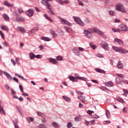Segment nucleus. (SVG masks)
<instances>
[{
	"instance_id": "bf43d9fd",
	"label": "nucleus",
	"mask_w": 128,
	"mask_h": 128,
	"mask_svg": "<svg viewBox=\"0 0 128 128\" xmlns=\"http://www.w3.org/2000/svg\"><path fill=\"white\" fill-rule=\"evenodd\" d=\"M19 88H20L21 92H24V90L22 89V86L19 85Z\"/></svg>"
},
{
	"instance_id": "c03bdc74",
	"label": "nucleus",
	"mask_w": 128,
	"mask_h": 128,
	"mask_svg": "<svg viewBox=\"0 0 128 128\" xmlns=\"http://www.w3.org/2000/svg\"><path fill=\"white\" fill-rule=\"evenodd\" d=\"M56 60L58 61L62 60V56H56Z\"/></svg>"
},
{
	"instance_id": "4be33fe9",
	"label": "nucleus",
	"mask_w": 128,
	"mask_h": 128,
	"mask_svg": "<svg viewBox=\"0 0 128 128\" xmlns=\"http://www.w3.org/2000/svg\"><path fill=\"white\" fill-rule=\"evenodd\" d=\"M4 6H8V8H12L13 6L12 4H10L8 3V1L5 0L4 2Z\"/></svg>"
},
{
	"instance_id": "f704fd0d",
	"label": "nucleus",
	"mask_w": 128,
	"mask_h": 128,
	"mask_svg": "<svg viewBox=\"0 0 128 128\" xmlns=\"http://www.w3.org/2000/svg\"><path fill=\"white\" fill-rule=\"evenodd\" d=\"M18 30H20V32L22 34H24V32H26V30H24V28H22V27H18Z\"/></svg>"
},
{
	"instance_id": "aec40b11",
	"label": "nucleus",
	"mask_w": 128,
	"mask_h": 128,
	"mask_svg": "<svg viewBox=\"0 0 128 128\" xmlns=\"http://www.w3.org/2000/svg\"><path fill=\"white\" fill-rule=\"evenodd\" d=\"M43 16H44V18H46V20H49V22H54V20H52V18L48 17V14H44Z\"/></svg>"
},
{
	"instance_id": "e2e57ef3",
	"label": "nucleus",
	"mask_w": 128,
	"mask_h": 128,
	"mask_svg": "<svg viewBox=\"0 0 128 128\" xmlns=\"http://www.w3.org/2000/svg\"><path fill=\"white\" fill-rule=\"evenodd\" d=\"M0 35L1 36L2 38H4V34H2V32L0 30Z\"/></svg>"
},
{
	"instance_id": "ea45409f",
	"label": "nucleus",
	"mask_w": 128,
	"mask_h": 128,
	"mask_svg": "<svg viewBox=\"0 0 128 128\" xmlns=\"http://www.w3.org/2000/svg\"><path fill=\"white\" fill-rule=\"evenodd\" d=\"M47 12L48 13L50 16H52V14H54L52 12V8L51 9H49V10H47Z\"/></svg>"
},
{
	"instance_id": "c85d7f7f",
	"label": "nucleus",
	"mask_w": 128,
	"mask_h": 128,
	"mask_svg": "<svg viewBox=\"0 0 128 128\" xmlns=\"http://www.w3.org/2000/svg\"><path fill=\"white\" fill-rule=\"evenodd\" d=\"M106 115L107 118H110V112L108 110H106Z\"/></svg>"
},
{
	"instance_id": "f03ea898",
	"label": "nucleus",
	"mask_w": 128,
	"mask_h": 128,
	"mask_svg": "<svg viewBox=\"0 0 128 128\" xmlns=\"http://www.w3.org/2000/svg\"><path fill=\"white\" fill-rule=\"evenodd\" d=\"M68 78L70 80L74 82H78V80H84V82H86V80H88L87 78H86L85 77H80V76L74 77L72 76H70Z\"/></svg>"
},
{
	"instance_id": "9d476101",
	"label": "nucleus",
	"mask_w": 128,
	"mask_h": 128,
	"mask_svg": "<svg viewBox=\"0 0 128 128\" xmlns=\"http://www.w3.org/2000/svg\"><path fill=\"white\" fill-rule=\"evenodd\" d=\"M114 42H115V44H120V46H122V44H124V41L118 38H115L114 39Z\"/></svg>"
},
{
	"instance_id": "37998d69",
	"label": "nucleus",
	"mask_w": 128,
	"mask_h": 128,
	"mask_svg": "<svg viewBox=\"0 0 128 128\" xmlns=\"http://www.w3.org/2000/svg\"><path fill=\"white\" fill-rule=\"evenodd\" d=\"M67 128H72V124L70 122H68L67 124Z\"/></svg>"
},
{
	"instance_id": "0eeeda50",
	"label": "nucleus",
	"mask_w": 128,
	"mask_h": 128,
	"mask_svg": "<svg viewBox=\"0 0 128 128\" xmlns=\"http://www.w3.org/2000/svg\"><path fill=\"white\" fill-rule=\"evenodd\" d=\"M100 46L105 50H108V44L105 41H102L100 44Z\"/></svg>"
},
{
	"instance_id": "6e6552de",
	"label": "nucleus",
	"mask_w": 128,
	"mask_h": 128,
	"mask_svg": "<svg viewBox=\"0 0 128 128\" xmlns=\"http://www.w3.org/2000/svg\"><path fill=\"white\" fill-rule=\"evenodd\" d=\"M112 49L114 50H115V52H120V53L124 52V49L122 48L113 46Z\"/></svg>"
},
{
	"instance_id": "cd10ccee",
	"label": "nucleus",
	"mask_w": 128,
	"mask_h": 128,
	"mask_svg": "<svg viewBox=\"0 0 128 128\" xmlns=\"http://www.w3.org/2000/svg\"><path fill=\"white\" fill-rule=\"evenodd\" d=\"M82 120V116H77L74 118V120L75 122H80V120Z\"/></svg>"
},
{
	"instance_id": "7c9ffc66",
	"label": "nucleus",
	"mask_w": 128,
	"mask_h": 128,
	"mask_svg": "<svg viewBox=\"0 0 128 128\" xmlns=\"http://www.w3.org/2000/svg\"><path fill=\"white\" fill-rule=\"evenodd\" d=\"M0 28L4 30H5L6 32H8V28L6 26H1Z\"/></svg>"
},
{
	"instance_id": "2f4dec72",
	"label": "nucleus",
	"mask_w": 128,
	"mask_h": 128,
	"mask_svg": "<svg viewBox=\"0 0 128 128\" xmlns=\"http://www.w3.org/2000/svg\"><path fill=\"white\" fill-rule=\"evenodd\" d=\"M16 21L24 22V18L22 17H18L16 18Z\"/></svg>"
},
{
	"instance_id": "a878e982",
	"label": "nucleus",
	"mask_w": 128,
	"mask_h": 128,
	"mask_svg": "<svg viewBox=\"0 0 128 128\" xmlns=\"http://www.w3.org/2000/svg\"><path fill=\"white\" fill-rule=\"evenodd\" d=\"M96 72H99L100 74H106V71L100 70V68H96L95 69Z\"/></svg>"
},
{
	"instance_id": "6ab92c4d",
	"label": "nucleus",
	"mask_w": 128,
	"mask_h": 128,
	"mask_svg": "<svg viewBox=\"0 0 128 128\" xmlns=\"http://www.w3.org/2000/svg\"><path fill=\"white\" fill-rule=\"evenodd\" d=\"M2 16L6 22H8V20H10V17H8V14H2Z\"/></svg>"
},
{
	"instance_id": "4c0bfd02",
	"label": "nucleus",
	"mask_w": 128,
	"mask_h": 128,
	"mask_svg": "<svg viewBox=\"0 0 128 128\" xmlns=\"http://www.w3.org/2000/svg\"><path fill=\"white\" fill-rule=\"evenodd\" d=\"M89 44L90 46L92 48H93V50H96V46L94 45V44H92V42H90Z\"/></svg>"
},
{
	"instance_id": "4468645a",
	"label": "nucleus",
	"mask_w": 128,
	"mask_h": 128,
	"mask_svg": "<svg viewBox=\"0 0 128 128\" xmlns=\"http://www.w3.org/2000/svg\"><path fill=\"white\" fill-rule=\"evenodd\" d=\"M32 58H38V60H40L42 58V56L41 54L36 55L32 54Z\"/></svg>"
},
{
	"instance_id": "6e6d98bb",
	"label": "nucleus",
	"mask_w": 128,
	"mask_h": 128,
	"mask_svg": "<svg viewBox=\"0 0 128 128\" xmlns=\"http://www.w3.org/2000/svg\"><path fill=\"white\" fill-rule=\"evenodd\" d=\"M78 50H80V52H84V48H82V47H78Z\"/></svg>"
},
{
	"instance_id": "f3484780",
	"label": "nucleus",
	"mask_w": 128,
	"mask_h": 128,
	"mask_svg": "<svg viewBox=\"0 0 128 128\" xmlns=\"http://www.w3.org/2000/svg\"><path fill=\"white\" fill-rule=\"evenodd\" d=\"M48 60L50 62H52L53 64H58V61L54 58H48Z\"/></svg>"
},
{
	"instance_id": "49530a36",
	"label": "nucleus",
	"mask_w": 128,
	"mask_h": 128,
	"mask_svg": "<svg viewBox=\"0 0 128 128\" xmlns=\"http://www.w3.org/2000/svg\"><path fill=\"white\" fill-rule=\"evenodd\" d=\"M48 2L47 0H42V4H43L44 6H46V4H48Z\"/></svg>"
},
{
	"instance_id": "864d4df0",
	"label": "nucleus",
	"mask_w": 128,
	"mask_h": 128,
	"mask_svg": "<svg viewBox=\"0 0 128 128\" xmlns=\"http://www.w3.org/2000/svg\"><path fill=\"white\" fill-rule=\"evenodd\" d=\"M77 1H78V2L79 6H83L84 4H83L82 2V1H80V0H78Z\"/></svg>"
},
{
	"instance_id": "ddd939ff",
	"label": "nucleus",
	"mask_w": 128,
	"mask_h": 128,
	"mask_svg": "<svg viewBox=\"0 0 128 128\" xmlns=\"http://www.w3.org/2000/svg\"><path fill=\"white\" fill-rule=\"evenodd\" d=\"M62 98L65 102H72V99H70V98L64 96H62Z\"/></svg>"
},
{
	"instance_id": "f257e3e1",
	"label": "nucleus",
	"mask_w": 128,
	"mask_h": 128,
	"mask_svg": "<svg viewBox=\"0 0 128 128\" xmlns=\"http://www.w3.org/2000/svg\"><path fill=\"white\" fill-rule=\"evenodd\" d=\"M94 32V28H88L84 30V34L87 38H92V34Z\"/></svg>"
},
{
	"instance_id": "e433bc0d",
	"label": "nucleus",
	"mask_w": 128,
	"mask_h": 128,
	"mask_svg": "<svg viewBox=\"0 0 128 128\" xmlns=\"http://www.w3.org/2000/svg\"><path fill=\"white\" fill-rule=\"evenodd\" d=\"M55 2H57L58 4H59L64 6V1L62 0H55Z\"/></svg>"
},
{
	"instance_id": "774afa93",
	"label": "nucleus",
	"mask_w": 128,
	"mask_h": 128,
	"mask_svg": "<svg viewBox=\"0 0 128 128\" xmlns=\"http://www.w3.org/2000/svg\"><path fill=\"white\" fill-rule=\"evenodd\" d=\"M11 62L13 66H16V62H14L12 59H11Z\"/></svg>"
},
{
	"instance_id": "5701e85b",
	"label": "nucleus",
	"mask_w": 128,
	"mask_h": 128,
	"mask_svg": "<svg viewBox=\"0 0 128 128\" xmlns=\"http://www.w3.org/2000/svg\"><path fill=\"white\" fill-rule=\"evenodd\" d=\"M3 72L8 80H12V76L10 74H8V73L6 72Z\"/></svg>"
},
{
	"instance_id": "8fccbe9b",
	"label": "nucleus",
	"mask_w": 128,
	"mask_h": 128,
	"mask_svg": "<svg viewBox=\"0 0 128 128\" xmlns=\"http://www.w3.org/2000/svg\"><path fill=\"white\" fill-rule=\"evenodd\" d=\"M96 56H97V58H104V55H102V54H96Z\"/></svg>"
},
{
	"instance_id": "338daca9",
	"label": "nucleus",
	"mask_w": 128,
	"mask_h": 128,
	"mask_svg": "<svg viewBox=\"0 0 128 128\" xmlns=\"http://www.w3.org/2000/svg\"><path fill=\"white\" fill-rule=\"evenodd\" d=\"M13 80H14V82H18V78H16L14 77Z\"/></svg>"
},
{
	"instance_id": "a211bd4d",
	"label": "nucleus",
	"mask_w": 128,
	"mask_h": 128,
	"mask_svg": "<svg viewBox=\"0 0 128 128\" xmlns=\"http://www.w3.org/2000/svg\"><path fill=\"white\" fill-rule=\"evenodd\" d=\"M94 32H97L100 36H102L104 34V32L100 30L98 28H94Z\"/></svg>"
},
{
	"instance_id": "58836bf2",
	"label": "nucleus",
	"mask_w": 128,
	"mask_h": 128,
	"mask_svg": "<svg viewBox=\"0 0 128 128\" xmlns=\"http://www.w3.org/2000/svg\"><path fill=\"white\" fill-rule=\"evenodd\" d=\"M37 114H38V116H41V118H42L43 116H44V114L40 112H38Z\"/></svg>"
},
{
	"instance_id": "412c9836",
	"label": "nucleus",
	"mask_w": 128,
	"mask_h": 128,
	"mask_svg": "<svg viewBox=\"0 0 128 128\" xmlns=\"http://www.w3.org/2000/svg\"><path fill=\"white\" fill-rule=\"evenodd\" d=\"M26 14H27V16H29V18H30V16H32V10H28V11L26 12Z\"/></svg>"
},
{
	"instance_id": "603ef678",
	"label": "nucleus",
	"mask_w": 128,
	"mask_h": 128,
	"mask_svg": "<svg viewBox=\"0 0 128 128\" xmlns=\"http://www.w3.org/2000/svg\"><path fill=\"white\" fill-rule=\"evenodd\" d=\"M51 34H52V36H58V34H56V33L54 31H52L51 32Z\"/></svg>"
},
{
	"instance_id": "052dcab7",
	"label": "nucleus",
	"mask_w": 128,
	"mask_h": 128,
	"mask_svg": "<svg viewBox=\"0 0 128 128\" xmlns=\"http://www.w3.org/2000/svg\"><path fill=\"white\" fill-rule=\"evenodd\" d=\"M93 118H100V116L95 114L92 116Z\"/></svg>"
},
{
	"instance_id": "79ce46f5",
	"label": "nucleus",
	"mask_w": 128,
	"mask_h": 128,
	"mask_svg": "<svg viewBox=\"0 0 128 128\" xmlns=\"http://www.w3.org/2000/svg\"><path fill=\"white\" fill-rule=\"evenodd\" d=\"M106 86L108 87L112 86H114V84H112V82H108L106 84Z\"/></svg>"
},
{
	"instance_id": "0e129e2a",
	"label": "nucleus",
	"mask_w": 128,
	"mask_h": 128,
	"mask_svg": "<svg viewBox=\"0 0 128 128\" xmlns=\"http://www.w3.org/2000/svg\"><path fill=\"white\" fill-rule=\"evenodd\" d=\"M18 12L19 14H22V12H24V10H22V9L18 8Z\"/></svg>"
},
{
	"instance_id": "bb28decb",
	"label": "nucleus",
	"mask_w": 128,
	"mask_h": 128,
	"mask_svg": "<svg viewBox=\"0 0 128 128\" xmlns=\"http://www.w3.org/2000/svg\"><path fill=\"white\" fill-rule=\"evenodd\" d=\"M52 126L54 128H60V125L56 122H52Z\"/></svg>"
},
{
	"instance_id": "20e7f679",
	"label": "nucleus",
	"mask_w": 128,
	"mask_h": 128,
	"mask_svg": "<svg viewBox=\"0 0 128 128\" xmlns=\"http://www.w3.org/2000/svg\"><path fill=\"white\" fill-rule=\"evenodd\" d=\"M116 76L118 77V78H116V84H122V82H123L124 80L122 78H124V76L122 74H117Z\"/></svg>"
},
{
	"instance_id": "7ed1b4c3",
	"label": "nucleus",
	"mask_w": 128,
	"mask_h": 128,
	"mask_svg": "<svg viewBox=\"0 0 128 128\" xmlns=\"http://www.w3.org/2000/svg\"><path fill=\"white\" fill-rule=\"evenodd\" d=\"M116 10H118V12H123L126 14V9H124V5L120 3H118L116 6Z\"/></svg>"
},
{
	"instance_id": "3c124183",
	"label": "nucleus",
	"mask_w": 128,
	"mask_h": 128,
	"mask_svg": "<svg viewBox=\"0 0 128 128\" xmlns=\"http://www.w3.org/2000/svg\"><path fill=\"white\" fill-rule=\"evenodd\" d=\"M94 111L90 110H88L87 111V113L88 114H90V116L92 114H94Z\"/></svg>"
},
{
	"instance_id": "c9c22d12",
	"label": "nucleus",
	"mask_w": 128,
	"mask_h": 128,
	"mask_svg": "<svg viewBox=\"0 0 128 128\" xmlns=\"http://www.w3.org/2000/svg\"><path fill=\"white\" fill-rule=\"evenodd\" d=\"M41 122L42 124H46V117L44 116L42 117Z\"/></svg>"
},
{
	"instance_id": "a18cd8bd",
	"label": "nucleus",
	"mask_w": 128,
	"mask_h": 128,
	"mask_svg": "<svg viewBox=\"0 0 128 128\" xmlns=\"http://www.w3.org/2000/svg\"><path fill=\"white\" fill-rule=\"evenodd\" d=\"M108 14L110 16H114V12L112 10L108 11Z\"/></svg>"
},
{
	"instance_id": "2eb2a0df",
	"label": "nucleus",
	"mask_w": 128,
	"mask_h": 128,
	"mask_svg": "<svg viewBox=\"0 0 128 128\" xmlns=\"http://www.w3.org/2000/svg\"><path fill=\"white\" fill-rule=\"evenodd\" d=\"M0 113L2 114H6V112H4V107L2 106V102H0Z\"/></svg>"
},
{
	"instance_id": "473e14b6",
	"label": "nucleus",
	"mask_w": 128,
	"mask_h": 128,
	"mask_svg": "<svg viewBox=\"0 0 128 128\" xmlns=\"http://www.w3.org/2000/svg\"><path fill=\"white\" fill-rule=\"evenodd\" d=\"M38 128H48V126L44 124H40L38 126Z\"/></svg>"
},
{
	"instance_id": "5fc2aeb1",
	"label": "nucleus",
	"mask_w": 128,
	"mask_h": 128,
	"mask_svg": "<svg viewBox=\"0 0 128 128\" xmlns=\"http://www.w3.org/2000/svg\"><path fill=\"white\" fill-rule=\"evenodd\" d=\"M27 120H28V122H32V118H28Z\"/></svg>"
},
{
	"instance_id": "f8f14e48",
	"label": "nucleus",
	"mask_w": 128,
	"mask_h": 128,
	"mask_svg": "<svg viewBox=\"0 0 128 128\" xmlns=\"http://www.w3.org/2000/svg\"><path fill=\"white\" fill-rule=\"evenodd\" d=\"M78 100H80L82 104H86V96H78Z\"/></svg>"
},
{
	"instance_id": "423d86ee",
	"label": "nucleus",
	"mask_w": 128,
	"mask_h": 128,
	"mask_svg": "<svg viewBox=\"0 0 128 128\" xmlns=\"http://www.w3.org/2000/svg\"><path fill=\"white\" fill-rule=\"evenodd\" d=\"M60 20L62 24H64V26H72V24L70 23L66 19H64L60 17Z\"/></svg>"
},
{
	"instance_id": "69168bd1",
	"label": "nucleus",
	"mask_w": 128,
	"mask_h": 128,
	"mask_svg": "<svg viewBox=\"0 0 128 128\" xmlns=\"http://www.w3.org/2000/svg\"><path fill=\"white\" fill-rule=\"evenodd\" d=\"M35 10H36V12H40V8H38L36 7Z\"/></svg>"
},
{
	"instance_id": "4d7b16f0",
	"label": "nucleus",
	"mask_w": 128,
	"mask_h": 128,
	"mask_svg": "<svg viewBox=\"0 0 128 128\" xmlns=\"http://www.w3.org/2000/svg\"><path fill=\"white\" fill-rule=\"evenodd\" d=\"M100 88L102 90H106V86H100Z\"/></svg>"
},
{
	"instance_id": "13d9d810",
	"label": "nucleus",
	"mask_w": 128,
	"mask_h": 128,
	"mask_svg": "<svg viewBox=\"0 0 128 128\" xmlns=\"http://www.w3.org/2000/svg\"><path fill=\"white\" fill-rule=\"evenodd\" d=\"M33 32H36V30H38V27H34L32 30Z\"/></svg>"
},
{
	"instance_id": "09e8293b",
	"label": "nucleus",
	"mask_w": 128,
	"mask_h": 128,
	"mask_svg": "<svg viewBox=\"0 0 128 128\" xmlns=\"http://www.w3.org/2000/svg\"><path fill=\"white\" fill-rule=\"evenodd\" d=\"M15 76H18V78H22V80H26V79H24L22 76H20L18 74H15Z\"/></svg>"
},
{
	"instance_id": "b1692460",
	"label": "nucleus",
	"mask_w": 128,
	"mask_h": 128,
	"mask_svg": "<svg viewBox=\"0 0 128 128\" xmlns=\"http://www.w3.org/2000/svg\"><path fill=\"white\" fill-rule=\"evenodd\" d=\"M18 119H15L14 120H13V123L14 124V126L15 128H18Z\"/></svg>"
},
{
	"instance_id": "c756f323",
	"label": "nucleus",
	"mask_w": 128,
	"mask_h": 128,
	"mask_svg": "<svg viewBox=\"0 0 128 128\" xmlns=\"http://www.w3.org/2000/svg\"><path fill=\"white\" fill-rule=\"evenodd\" d=\"M41 40H44V42H50V39L48 37H44V36H42L41 37Z\"/></svg>"
},
{
	"instance_id": "dca6fc26",
	"label": "nucleus",
	"mask_w": 128,
	"mask_h": 128,
	"mask_svg": "<svg viewBox=\"0 0 128 128\" xmlns=\"http://www.w3.org/2000/svg\"><path fill=\"white\" fill-rule=\"evenodd\" d=\"M117 68L121 70L124 68V64L120 61H118L117 64Z\"/></svg>"
},
{
	"instance_id": "393cba45",
	"label": "nucleus",
	"mask_w": 128,
	"mask_h": 128,
	"mask_svg": "<svg viewBox=\"0 0 128 128\" xmlns=\"http://www.w3.org/2000/svg\"><path fill=\"white\" fill-rule=\"evenodd\" d=\"M64 30H66L67 32H72V30L70 28H69L68 26H64Z\"/></svg>"
},
{
	"instance_id": "a19ab883",
	"label": "nucleus",
	"mask_w": 128,
	"mask_h": 128,
	"mask_svg": "<svg viewBox=\"0 0 128 128\" xmlns=\"http://www.w3.org/2000/svg\"><path fill=\"white\" fill-rule=\"evenodd\" d=\"M112 30L114 32H120V30L119 28L116 29L114 28H112Z\"/></svg>"
},
{
	"instance_id": "1a4fd4ad",
	"label": "nucleus",
	"mask_w": 128,
	"mask_h": 128,
	"mask_svg": "<svg viewBox=\"0 0 128 128\" xmlns=\"http://www.w3.org/2000/svg\"><path fill=\"white\" fill-rule=\"evenodd\" d=\"M72 52L75 56H80V52L78 50V48H76V47H74L72 48Z\"/></svg>"
},
{
	"instance_id": "680f3d73",
	"label": "nucleus",
	"mask_w": 128,
	"mask_h": 128,
	"mask_svg": "<svg viewBox=\"0 0 128 128\" xmlns=\"http://www.w3.org/2000/svg\"><path fill=\"white\" fill-rule=\"evenodd\" d=\"M104 124H110V120L104 121Z\"/></svg>"
},
{
	"instance_id": "de8ad7c7",
	"label": "nucleus",
	"mask_w": 128,
	"mask_h": 128,
	"mask_svg": "<svg viewBox=\"0 0 128 128\" xmlns=\"http://www.w3.org/2000/svg\"><path fill=\"white\" fill-rule=\"evenodd\" d=\"M46 8H48V10H50L52 9V8H50V6H52V5H50V4L48 2L46 5Z\"/></svg>"
},
{
	"instance_id": "9b49d317",
	"label": "nucleus",
	"mask_w": 128,
	"mask_h": 128,
	"mask_svg": "<svg viewBox=\"0 0 128 128\" xmlns=\"http://www.w3.org/2000/svg\"><path fill=\"white\" fill-rule=\"evenodd\" d=\"M120 30H122V32H128V28L126 27V25H120Z\"/></svg>"
},
{
	"instance_id": "72a5a7b5",
	"label": "nucleus",
	"mask_w": 128,
	"mask_h": 128,
	"mask_svg": "<svg viewBox=\"0 0 128 128\" xmlns=\"http://www.w3.org/2000/svg\"><path fill=\"white\" fill-rule=\"evenodd\" d=\"M116 100H118V102H122V104H124V100L120 98L118 96L116 97Z\"/></svg>"
},
{
	"instance_id": "39448f33",
	"label": "nucleus",
	"mask_w": 128,
	"mask_h": 128,
	"mask_svg": "<svg viewBox=\"0 0 128 128\" xmlns=\"http://www.w3.org/2000/svg\"><path fill=\"white\" fill-rule=\"evenodd\" d=\"M72 18L74 20L75 22L78 24H79V26H84V22L80 20V17L73 16Z\"/></svg>"
}]
</instances>
